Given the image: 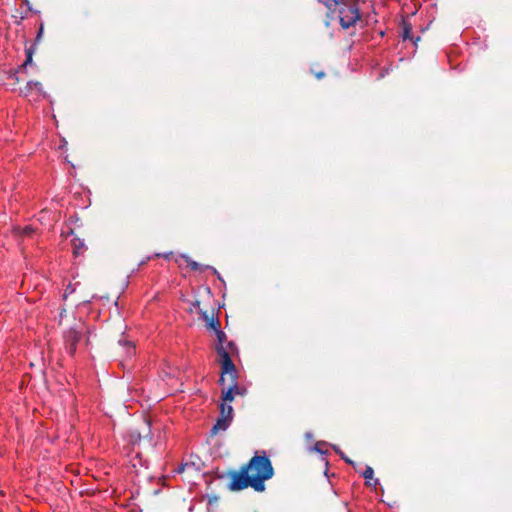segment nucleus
Here are the masks:
<instances>
[{
	"mask_svg": "<svg viewBox=\"0 0 512 512\" xmlns=\"http://www.w3.org/2000/svg\"><path fill=\"white\" fill-rule=\"evenodd\" d=\"M202 318L205 321L207 328L214 331L216 334V337L218 338V332L222 331L220 329L219 320L215 319L213 316L209 317L205 312L202 313Z\"/></svg>",
	"mask_w": 512,
	"mask_h": 512,
	"instance_id": "7",
	"label": "nucleus"
},
{
	"mask_svg": "<svg viewBox=\"0 0 512 512\" xmlns=\"http://www.w3.org/2000/svg\"><path fill=\"white\" fill-rule=\"evenodd\" d=\"M82 335L83 329H79L77 327H71L70 329L64 332L63 339L65 349L70 355H74V353L76 352L77 344L82 339Z\"/></svg>",
	"mask_w": 512,
	"mask_h": 512,
	"instance_id": "5",
	"label": "nucleus"
},
{
	"mask_svg": "<svg viewBox=\"0 0 512 512\" xmlns=\"http://www.w3.org/2000/svg\"><path fill=\"white\" fill-rule=\"evenodd\" d=\"M183 260H185V262L187 263V265L191 268V270H199L201 268V265L199 263H197L196 261H193L189 256L187 255H181L180 256Z\"/></svg>",
	"mask_w": 512,
	"mask_h": 512,
	"instance_id": "10",
	"label": "nucleus"
},
{
	"mask_svg": "<svg viewBox=\"0 0 512 512\" xmlns=\"http://www.w3.org/2000/svg\"><path fill=\"white\" fill-rule=\"evenodd\" d=\"M217 341L216 351L221 365L219 382L221 385H224L226 376L234 377L236 375V367L232 358L238 354V350L233 342L227 340L226 334L223 331L218 332Z\"/></svg>",
	"mask_w": 512,
	"mask_h": 512,
	"instance_id": "2",
	"label": "nucleus"
},
{
	"mask_svg": "<svg viewBox=\"0 0 512 512\" xmlns=\"http://www.w3.org/2000/svg\"><path fill=\"white\" fill-rule=\"evenodd\" d=\"M20 94L33 102L40 101L46 97L43 86L38 81L27 82L26 86L20 90Z\"/></svg>",
	"mask_w": 512,
	"mask_h": 512,
	"instance_id": "4",
	"label": "nucleus"
},
{
	"mask_svg": "<svg viewBox=\"0 0 512 512\" xmlns=\"http://www.w3.org/2000/svg\"><path fill=\"white\" fill-rule=\"evenodd\" d=\"M20 233L23 234V235L29 236L32 233H34V228L32 226H30V225H27V226H25L24 228L21 229Z\"/></svg>",
	"mask_w": 512,
	"mask_h": 512,
	"instance_id": "15",
	"label": "nucleus"
},
{
	"mask_svg": "<svg viewBox=\"0 0 512 512\" xmlns=\"http://www.w3.org/2000/svg\"><path fill=\"white\" fill-rule=\"evenodd\" d=\"M42 33H43V26L41 25V27L38 31L37 37H36V41L40 40V38L42 37Z\"/></svg>",
	"mask_w": 512,
	"mask_h": 512,
	"instance_id": "20",
	"label": "nucleus"
},
{
	"mask_svg": "<svg viewBox=\"0 0 512 512\" xmlns=\"http://www.w3.org/2000/svg\"><path fill=\"white\" fill-rule=\"evenodd\" d=\"M205 269H210L212 270L214 273H217L216 269L211 267V266H205Z\"/></svg>",
	"mask_w": 512,
	"mask_h": 512,
	"instance_id": "23",
	"label": "nucleus"
},
{
	"mask_svg": "<svg viewBox=\"0 0 512 512\" xmlns=\"http://www.w3.org/2000/svg\"><path fill=\"white\" fill-rule=\"evenodd\" d=\"M333 448H334V450L336 451V453H338V454L341 456V458L345 460V462H346V463H349V464H352V463H353L349 458H347V457L343 454V452H342L339 448H337L336 446H333Z\"/></svg>",
	"mask_w": 512,
	"mask_h": 512,
	"instance_id": "17",
	"label": "nucleus"
},
{
	"mask_svg": "<svg viewBox=\"0 0 512 512\" xmlns=\"http://www.w3.org/2000/svg\"><path fill=\"white\" fill-rule=\"evenodd\" d=\"M72 243H73V247H74L75 253L76 254L81 253V250L84 249V242H83V240H81L79 238H74L72 240Z\"/></svg>",
	"mask_w": 512,
	"mask_h": 512,
	"instance_id": "11",
	"label": "nucleus"
},
{
	"mask_svg": "<svg viewBox=\"0 0 512 512\" xmlns=\"http://www.w3.org/2000/svg\"><path fill=\"white\" fill-rule=\"evenodd\" d=\"M273 474L271 461L266 453L262 451V455L256 453L240 471L230 474L229 488L233 491H239L252 487L255 491L262 492L265 490V481L272 478Z\"/></svg>",
	"mask_w": 512,
	"mask_h": 512,
	"instance_id": "1",
	"label": "nucleus"
},
{
	"mask_svg": "<svg viewBox=\"0 0 512 512\" xmlns=\"http://www.w3.org/2000/svg\"><path fill=\"white\" fill-rule=\"evenodd\" d=\"M177 471H178L179 473H182V472L184 471V465L179 466V467H178V469H177Z\"/></svg>",
	"mask_w": 512,
	"mask_h": 512,
	"instance_id": "22",
	"label": "nucleus"
},
{
	"mask_svg": "<svg viewBox=\"0 0 512 512\" xmlns=\"http://www.w3.org/2000/svg\"><path fill=\"white\" fill-rule=\"evenodd\" d=\"M220 413H221L222 417H226V418L232 420V418H233V408H232V406L230 405L229 402L222 401V403L220 405Z\"/></svg>",
	"mask_w": 512,
	"mask_h": 512,
	"instance_id": "9",
	"label": "nucleus"
},
{
	"mask_svg": "<svg viewBox=\"0 0 512 512\" xmlns=\"http://www.w3.org/2000/svg\"><path fill=\"white\" fill-rule=\"evenodd\" d=\"M362 476H363V477H364V479H366L367 481H368V480H372V479H373V476H374V470L372 469V467L367 466V467L365 468V470L363 471Z\"/></svg>",
	"mask_w": 512,
	"mask_h": 512,
	"instance_id": "13",
	"label": "nucleus"
},
{
	"mask_svg": "<svg viewBox=\"0 0 512 512\" xmlns=\"http://www.w3.org/2000/svg\"><path fill=\"white\" fill-rule=\"evenodd\" d=\"M32 63V51L31 50H28L27 51V57H26V60L25 62L23 63L22 67L23 68H26L28 65H30Z\"/></svg>",
	"mask_w": 512,
	"mask_h": 512,
	"instance_id": "16",
	"label": "nucleus"
},
{
	"mask_svg": "<svg viewBox=\"0 0 512 512\" xmlns=\"http://www.w3.org/2000/svg\"><path fill=\"white\" fill-rule=\"evenodd\" d=\"M410 30H411L410 27H408V26L404 27V31H403V38L404 39H411L412 40V38L410 37Z\"/></svg>",
	"mask_w": 512,
	"mask_h": 512,
	"instance_id": "19",
	"label": "nucleus"
},
{
	"mask_svg": "<svg viewBox=\"0 0 512 512\" xmlns=\"http://www.w3.org/2000/svg\"><path fill=\"white\" fill-rule=\"evenodd\" d=\"M331 11L338 13L340 25L344 29L354 26L361 18L356 0H339L337 8Z\"/></svg>",
	"mask_w": 512,
	"mask_h": 512,
	"instance_id": "3",
	"label": "nucleus"
},
{
	"mask_svg": "<svg viewBox=\"0 0 512 512\" xmlns=\"http://www.w3.org/2000/svg\"><path fill=\"white\" fill-rule=\"evenodd\" d=\"M170 254H171V253L164 255V257H165V258H169V255H170Z\"/></svg>",
	"mask_w": 512,
	"mask_h": 512,
	"instance_id": "24",
	"label": "nucleus"
},
{
	"mask_svg": "<svg viewBox=\"0 0 512 512\" xmlns=\"http://www.w3.org/2000/svg\"><path fill=\"white\" fill-rule=\"evenodd\" d=\"M119 343L123 345L124 347H127L128 354L134 353V346L127 340H120Z\"/></svg>",
	"mask_w": 512,
	"mask_h": 512,
	"instance_id": "14",
	"label": "nucleus"
},
{
	"mask_svg": "<svg viewBox=\"0 0 512 512\" xmlns=\"http://www.w3.org/2000/svg\"><path fill=\"white\" fill-rule=\"evenodd\" d=\"M231 421H232L231 419H228V418H226V417H222V416H221V417L217 420V422L215 423V425L212 427V430H211V431H212V433H213V434H217V433H218V432H220V431H225V430L229 427V425H230Z\"/></svg>",
	"mask_w": 512,
	"mask_h": 512,
	"instance_id": "8",
	"label": "nucleus"
},
{
	"mask_svg": "<svg viewBox=\"0 0 512 512\" xmlns=\"http://www.w3.org/2000/svg\"><path fill=\"white\" fill-rule=\"evenodd\" d=\"M325 445H326V443H324V442H317V443L315 444L314 449H315L317 452H319V453L325 454V453H326V450H323V449H322V446H325Z\"/></svg>",
	"mask_w": 512,
	"mask_h": 512,
	"instance_id": "18",
	"label": "nucleus"
},
{
	"mask_svg": "<svg viewBox=\"0 0 512 512\" xmlns=\"http://www.w3.org/2000/svg\"><path fill=\"white\" fill-rule=\"evenodd\" d=\"M222 391V401L231 403L235 396L241 394L237 384V374L234 377L226 376V381Z\"/></svg>",
	"mask_w": 512,
	"mask_h": 512,
	"instance_id": "6",
	"label": "nucleus"
},
{
	"mask_svg": "<svg viewBox=\"0 0 512 512\" xmlns=\"http://www.w3.org/2000/svg\"><path fill=\"white\" fill-rule=\"evenodd\" d=\"M319 2L323 3L329 10L336 9L339 4V0H319Z\"/></svg>",
	"mask_w": 512,
	"mask_h": 512,
	"instance_id": "12",
	"label": "nucleus"
},
{
	"mask_svg": "<svg viewBox=\"0 0 512 512\" xmlns=\"http://www.w3.org/2000/svg\"><path fill=\"white\" fill-rule=\"evenodd\" d=\"M323 76H324V72H319V73L316 74V77L318 79L322 78Z\"/></svg>",
	"mask_w": 512,
	"mask_h": 512,
	"instance_id": "21",
	"label": "nucleus"
}]
</instances>
